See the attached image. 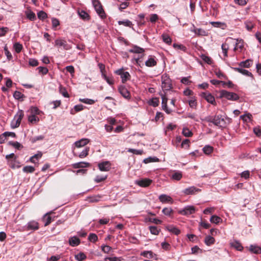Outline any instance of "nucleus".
<instances>
[{
	"label": "nucleus",
	"instance_id": "nucleus-1",
	"mask_svg": "<svg viewBox=\"0 0 261 261\" xmlns=\"http://www.w3.org/2000/svg\"><path fill=\"white\" fill-rule=\"evenodd\" d=\"M204 120L206 122L212 123L215 125L219 127H224L226 124L225 120L221 115L206 116L204 118Z\"/></svg>",
	"mask_w": 261,
	"mask_h": 261
},
{
	"label": "nucleus",
	"instance_id": "nucleus-2",
	"mask_svg": "<svg viewBox=\"0 0 261 261\" xmlns=\"http://www.w3.org/2000/svg\"><path fill=\"white\" fill-rule=\"evenodd\" d=\"M161 81L162 88L164 92H166L172 88L171 80L167 74L165 73L162 75Z\"/></svg>",
	"mask_w": 261,
	"mask_h": 261
},
{
	"label": "nucleus",
	"instance_id": "nucleus-3",
	"mask_svg": "<svg viewBox=\"0 0 261 261\" xmlns=\"http://www.w3.org/2000/svg\"><path fill=\"white\" fill-rule=\"evenodd\" d=\"M24 116L23 111L22 110H19L14 116L13 119L11 122V127L12 128L18 127L20 124L21 121Z\"/></svg>",
	"mask_w": 261,
	"mask_h": 261
},
{
	"label": "nucleus",
	"instance_id": "nucleus-4",
	"mask_svg": "<svg viewBox=\"0 0 261 261\" xmlns=\"http://www.w3.org/2000/svg\"><path fill=\"white\" fill-rule=\"evenodd\" d=\"M220 97H224L228 100L236 101L239 99V96L235 93L230 92L225 90H222L220 91Z\"/></svg>",
	"mask_w": 261,
	"mask_h": 261
},
{
	"label": "nucleus",
	"instance_id": "nucleus-5",
	"mask_svg": "<svg viewBox=\"0 0 261 261\" xmlns=\"http://www.w3.org/2000/svg\"><path fill=\"white\" fill-rule=\"evenodd\" d=\"M55 46L62 47L64 50H70L72 48V45L67 43L66 40L63 38H59L55 41Z\"/></svg>",
	"mask_w": 261,
	"mask_h": 261
},
{
	"label": "nucleus",
	"instance_id": "nucleus-6",
	"mask_svg": "<svg viewBox=\"0 0 261 261\" xmlns=\"http://www.w3.org/2000/svg\"><path fill=\"white\" fill-rule=\"evenodd\" d=\"M160 96L162 98V106L163 109L166 112V113L168 114H170L172 112V110L171 109L168 108L167 107V103L168 98L166 95V92H164V94L161 93Z\"/></svg>",
	"mask_w": 261,
	"mask_h": 261
},
{
	"label": "nucleus",
	"instance_id": "nucleus-7",
	"mask_svg": "<svg viewBox=\"0 0 261 261\" xmlns=\"http://www.w3.org/2000/svg\"><path fill=\"white\" fill-rule=\"evenodd\" d=\"M92 3L97 13L102 18L105 16V12L100 2L98 1L94 0Z\"/></svg>",
	"mask_w": 261,
	"mask_h": 261
},
{
	"label": "nucleus",
	"instance_id": "nucleus-8",
	"mask_svg": "<svg viewBox=\"0 0 261 261\" xmlns=\"http://www.w3.org/2000/svg\"><path fill=\"white\" fill-rule=\"evenodd\" d=\"M195 212V208L194 206L192 205H188L185 207L183 209L180 210L178 211V213L182 215H189L194 213Z\"/></svg>",
	"mask_w": 261,
	"mask_h": 261
},
{
	"label": "nucleus",
	"instance_id": "nucleus-9",
	"mask_svg": "<svg viewBox=\"0 0 261 261\" xmlns=\"http://www.w3.org/2000/svg\"><path fill=\"white\" fill-rule=\"evenodd\" d=\"M200 191V189L197 188L194 186L189 187L181 191V193L185 195H193L196 192Z\"/></svg>",
	"mask_w": 261,
	"mask_h": 261
},
{
	"label": "nucleus",
	"instance_id": "nucleus-10",
	"mask_svg": "<svg viewBox=\"0 0 261 261\" xmlns=\"http://www.w3.org/2000/svg\"><path fill=\"white\" fill-rule=\"evenodd\" d=\"M118 91L121 95L125 99H129L130 98V94L127 88L123 85H121L118 87Z\"/></svg>",
	"mask_w": 261,
	"mask_h": 261
},
{
	"label": "nucleus",
	"instance_id": "nucleus-11",
	"mask_svg": "<svg viewBox=\"0 0 261 261\" xmlns=\"http://www.w3.org/2000/svg\"><path fill=\"white\" fill-rule=\"evenodd\" d=\"M98 166L101 171H108L111 169V164L109 161H105L98 163Z\"/></svg>",
	"mask_w": 261,
	"mask_h": 261
},
{
	"label": "nucleus",
	"instance_id": "nucleus-12",
	"mask_svg": "<svg viewBox=\"0 0 261 261\" xmlns=\"http://www.w3.org/2000/svg\"><path fill=\"white\" fill-rule=\"evenodd\" d=\"M152 182L151 179L149 178H143L141 179L137 180L135 183L141 187H147L149 186Z\"/></svg>",
	"mask_w": 261,
	"mask_h": 261
},
{
	"label": "nucleus",
	"instance_id": "nucleus-13",
	"mask_svg": "<svg viewBox=\"0 0 261 261\" xmlns=\"http://www.w3.org/2000/svg\"><path fill=\"white\" fill-rule=\"evenodd\" d=\"M202 96L209 103L213 105H216V102L215 98L213 95L210 93L203 92L202 93Z\"/></svg>",
	"mask_w": 261,
	"mask_h": 261
},
{
	"label": "nucleus",
	"instance_id": "nucleus-14",
	"mask_svg": "<svg viewBox=\"0 0 261 261\" xmlns=\"http://www.w3.org/2000/svg\"><path fill=\"white\" fill-rule=\"evenodd\" d=\"M159 199L160 201L162 203H173L172 198L170 196L166 194H161L159 196Z\"/></svg>",
	"mask_w": 261,
	"mask_h": 261
},
{
	"label": "nucleus",
	"instance_id": "nucleus-15",
	"mask_svg": "<svg viewBox=\"0 0 261 261\" xmlns=\"http://www.w3.org/2000/svg\"><path fill=\"white\" fill-rule=\"evenodd\" d=\"M39 228V225L38 222L35 221L29 222L26 225V229L35 230Z\"/></svg>",
	"mask_w": 261,
	"mask_h": 261
},
{
	"label": "nucleus",
	"instance_id": "nucleus-16",
	"mask_svg": "<svg viewBox=\"0 0 261 261\" xmlns=\"http://www.w3.org/2000/svg\"><path fill=\"white\" fill-rule=\"evenodd\" d=\"M182 177V172L180 171H173L171 175V178L173 180L178 181Z\"/></svg>",
	"mask_w": 261,
	"mask_h": 261
},
{
	"label": "nucleus",
	"instance_id": "nucleus-17",
	"mask_svg": "<svg viewBox=\"0 0 261 261\" xmlns=\"http://www.w3.org/2000/svg\"><path fill=\"white\" fill-rule=\"evenodd\" d=\"M166 229L169 232L178 235L180 233V231L176 227L173 225H169L166 227Z\"/></svg>",
	"mask_w": 261,
	"mask_h": 261
},
{
	"label": "nucleus",
	"instance_id": "nucleus-18",
	"mask_svg": "<svg viewBox=\"0 0 261 261\" xmlns=\"http://www.w3.org/2000/svg\"><path fill=\"white\" fill-rule=\"evenodd\" d=\"M80 240L75 236L71 237L69 239V244L72 247L78 246L80 244Z\"/></svg>",
	"mask_w": 261,
	"mask_h": 261
},
{
	"label": "nucleus",
	"instance_id": "nucleus-19",
	"mask_svg": "<svg viewBox=\"0 0 261 261\" xmlns=\"http://www.w3.org/2000/svg\"><path fill=\"white\" fill-rule=\"evenodd\" d=\"M233 69L234 71H237L239 73H241L243 75H245L248 76H250L252 77H253L252 74L247 70L243 69H242L241 68H239V67H234V68H233Z\"/></svg>",
	"mask_w": 261,
	"mask_h": 261
},
{
	"label": "nucleus",
	"instance_id": "nucleus-20",
	"mask_svg": "<svg viewBox=\"0 0 261 261\" xmlns=\"http://www.w3.org/2000/svg\"><path fill=\"white\" fill-rule=\"evenodd\" d=\"M89 142L88 139H82L79 141H76L74 144L76 147L80 148L87 145Z\"/></svg>",
	"mask_w": 261,
	"mask_h": 261
},
{
	"label": "nucleus",
	"instance_id": "nucleus-21",
	"mask_svg": "<svg viewBox=\"0 0 261 261\" xmlns=\"http://www.w3.org/2000/svg\"><path fill=\"white\" fill-rule=\"evenodd\" d=\"M236 40V43L235 45L238 46V47L240 49V51L241 52L243 48H244V41L241 39H233L232 38H229L227 39V40Z\"/></svg>",
	"mask_w": 261,
	"mask_h": 261
},
{
	"label": "nucleus",
	"instance_id": "nucleus-22",
	"mask_svg": "<svg viewBox=\"0 0 261 261\" xmlns=\"http://www.w3.org/2000/svg\"><path fill=\"white\" fill-rule=\"evenodd\" d=\"M249 250L251 253H261V248L257 245H251L249 247Z\"/></svg>",
	"mask_w": 261,
	"mask_h": 261
},
{
	"label": "nucleus",
	"instance_id": "nucleus-23",
	"mask_svg": "<svg viewBox=\"0 0 261 261\" xmlns=\"http://www.w3.org/2000/svg\"><path fill=\"white\" fill-rule=\"evenodd\" d=\"M156 63L154 58L150 56L145 62V65L147 67H151L155 66Z\"/></svg>",
	"mask_w": 261,
	"mask_h": 261
},
{
	"label": "nucleus",
	"instance_id": "nucleus-24",
	"mask_svg": "<svg viewBox=\"0 0 261 261\" xmlns=\"http://www.w3.org/2000/svg\"><path fill=\"white\" fill-rule=\"evenodd\" d=\"M144 51V49L137 45L134 46L131 49L129 50V53L135 54H141Z\"/></svg>",
	"mask_w": 261,
	"mask_h": 261
},
{
	"label": "nucleus",
	"instance_id": "nucleus-25",
	"mask_svg": "<svg viewBox=\"0 0 261 261\" xmlns=\"http://www.w3.org/2000/svg\"><path fill=\"white\" fill-rule=\"evenodd\" d=\"M25 14L27 18H28L31 21H34L36 19V15L35 13H34L31 10L26 11Z\"/></svg>",
	"mask_w": 261,
	"mask_h": 261
},
{
	"label": "nucleus",
	"instance_id": "nucleus-26",
	"mask_svg": "<svg viewBox=\"0 0 261 261\" xmlns=\"http://www.w3.org/2000/svg\"><path fill=\"white\" fill-rule=\"evenodd\" d=\"M118 23L119 25H124V26L132 28V29L134 30L133 27V24L130 20L128 19L119 21Z\"/></svg>",
	"mask_w": 261,
	"mask_h": 261
},
{
	"label": "nucleus",
	"instance_id": "nucleus-27",
	"mask_svg": "<svg viewBox=\"0 0 261 261\" xmlns=\"http://www.w3.org/2000/svg\"><path fill=\"white\" fill-rule=\"evenodd\" d=\"M28 121L30 123L34 124H36L39 121V118L35 115H30L28 117Z\"/></svg>",
	"mask_w": 261,
	"mask_h": 261
},
{
	"label": "nucleus",
	"instance_id": "nucleus-28",
	"mask_svg": "<svg viewBox=\"0 0 261 261\" xmlns=\"http://www.w3.org/2000/svg\"><path fill=\"white\" fill-rule=\"evenodd\" d=\"M89 166V163L84 162L76 163L73 165V167L74 168H85Z\"/></svg>",
	"mask_w": 261,
	"mask_h": 261
},
{
	"label": "nucleus",
	"instance_id": "nucleus-29",
	"mask_svg": "<svg viewBox=\"0 0 261 261\" xmlns=\"http://www.w3.org/2000/svg\"><path fill=\"white\" fill-rule=\"evenodd\" d=\"M252 62V61L251 60L247 59L245 61L240 62L239 63V66L241 67L249 68Z\"/></svg>",
	"mask_w": 261,
	"mask_h": 261
},
{
	"label": "nucleus",
	"instance_id": "nucleus-30",
	"mask_svg": "<svg viewBox=\"0 0 261 261\" xmlns=\"http://www.w3.org/2000/svg\"><path fill=\"white\" fill-rule=\"evenodd\" d=\"M211 24L214 27L220 28L222 29H225L226 27L225 23L219 21H212L211 22Z\"/></svg>",
	"mask_w": 261,
	"mask_h": 261
},
{
	"label": "nucleus",
	"instance_id": "nucleus-31",
	"mask_svg": "<svg viewBox=\"0 0 261 261\" xmlns=\"http://www.w3.org/2000/svg\"><path fill=\"white\" fill-rule=\"evenodd\" d=\"M162 38L163 42H165V43H166L168 45H170L171 44L172 39L168 34H162Z\"/></svg>",
	"mask_w": 261,
	"mask_h": 261
},
{
	"label": "nucleus",
	"instance_id": "nucleus-32",
	"mask_svg": "<svg viewBox=\"0 0 261 261\" xmlns=\"http://www.w3.org/2000/svg\"><path fill=\"white\" fill-rule=\"evenodd\" d=\"M231 246L239 251H242L243 249V247L242 246L241 243L237 241H234L232 242L231 243Z\"/></svg>",
	"mask_w": 261,
	"mask_h": 261
},
{
	"label": "nucleus",
	"instance_id": "nucleus-33",
	"mask_svg": "<svg viewBox=\"0 0 261 261\" xmlns=\"http://www.w3.org/2000/svg\"><path fill=\"white\" fill-rule=\"evenodd\" d=\"M204 242L207 246H210L214 243L215 239L210 236H206Z\"/></svg>",
	"mask_w": 261,
	"mask_h": 261
},
{
	"label": "nucleus",
	"instance_id": "nucleus-34",
	"mask_svg": "<svg viewBox=\"0 0 261 261\" xmlns=\"http://www.w3.org/2000/svg\"><path fill=\"white\" fill-rule=\"evenodd\" d=\"M78 14L80 18L84 20L88 19L89 18V14L84 10L79 11Z\"/></svg>",
	"mask_w": 261,
	"mask_h": 261
},
{
	"label": "nucleus",
	"instance_id": "nucleus-35",
	"mask_svg": "<svg viewBox=\"0 0 261 261\" xmlns=\"http://www.w3.org/2000/svg\"><path fill=\"white\" fill-rule=\"evenodd\" d=\"M245 28L248 31H251L252 29L254 27V24L251 21L247 20L244 23Z\"/></svg>",
	"mask_w": 261,
	"mask_h": 261
},
{
	"label": "nucleus",
	"instance_id": "nucleus-36",
	"mask_svg": "<svg viewBox=\"0 0 261 261\" xmlns=\"http://www.w3.org/2000/svg\"><path fill=\"white\" fill-rule=\"evenodd\" d=\"M222 221V219L220 217H219L216 215H213L210 218L211 222L215 223V224H218Z\"/></svg>",
	"mask_w": 261,
	"mask_h": 261
},
{
	"label": "nucleus",
	"instance_id": "nucleus-37",
	"mask_svg": "<svg viewBox=\"0 0 261 261\" xmlns=\"http://www.w3.org/2000/svg\"><path fill=\"white\" fill-rule=\"evenodd\" d=\"M202 150L205 154H210L213 151L214 148L211 146L206 145L203 148Z\"/></svg>",
	"mask_w": 261,
	"mask_h": 261
},
{
	"label": "nucleus",
	"instance_id": "nucleus-38",
	"mask_svg": "<svg viewBox=\"0 0 261 261\" xmlns=\"http://www.w3.org/2000/svg\"><path fill=\"white\" fill-rule=\"evenodd\" d=\"M189 106L192 109H196L197 107V101L195 97H191V99L188 101Z\"/></svg>",
	"mask_w": 261,
	"mask_h": 261
},
{
	"label": "nucleus",
	"instance_id": "nucleus-39",
	"mask_svg": "<svg viewBox=\"0 0 261 261\" xmlns=\"http://www.w3.org/2000/svg\"><path fill=\"white\" fill-rule=\"evenodd\" d=\"M83 110V106L82 105H77L74 107V110H71L70 113L72 115L74 114L76 112H80Z\"/></svg>",
	"mask_w": 261,
	"mask_h": 261
},
{
	"label": "nucleus",
	"instance_id": "nucleus-40",
	"mask_svg": "<svg viewBox=\"0 0 261 261\" xmlns=\"http://www.w3.org/2000/svg\"><path fill=\"white\" fill-rule=\"evenodd\" d=\"M75 258L78 261H83L86 258V255L83 252L75 255Z\"/></svg>",
	"mask_w": 261,
	"mask_h": 261
},
{
	"label": "nucleus",
	"instance_id": "nucleus-41",
	"mask_svg": "<svg viewBox=\"0 0 261 261\" xmlns=\"http://www.w3.org/2000/svg\"><path fill=\"white\" fill-rule=\"evenodd\" d=\"M13 48L17 53H19L22 49V45L19 42H16L13 45Z\"/></svg>",
	"mask_w": 261,
	"mask_h": 261
},
{
	"label": "nucleus",
	"instance_id": "nucleus-42",
	"mask_svg": "<svg viewBox=\"0 0 261 261\" xmlns=\"http://www.w3.org/2000/svg\"><path fill=\"white\" fill-rule=\"evenodd\" d=\"M122 79V82L125 83L127 80H128L130 77V75L128 72L125 71L120 76Z\"/></svg>",
	"mask_w": 261,
	"mask_h": 261
},
{
	"label": "nucleus",
	"instance_id": "nucleus-43",
	"mask_svg": "<svg viewBox=\"0 0 261 261\" xmlns=\"http://www.w3.org/2000/svg\"><path fill=\"white\" fill-rule=\"evenodd\" d=\"M42 154L41 152H39L37 154H36L30 158V161L33 163H36V161H37L38 159L41 158Z\"/></svg>",
	"mask_w": 261,
	"mask_h": 261
},
{
	"label": "nucleus",
	"instance_id": "nucleus-44",
	"mask_svg": "<svg viewBox=\"0 0 261 261\" xmlns=\"http://www.w3.org/2000/svg\"><path fill=\"white\" fill-rule=\"evenodd\" d=\"M141 255L149 258H153V253L151 251H144L141 253Z\"/></svg>",
	"mask_w": 261,
	"mask_h": 261
},
{
	"label": "nucleus",
	"instance_id": "nucleus-45",
	"mask_svg": "<svg viewBox=\"0 0 261 261\" xmlns=\"http://www.w3.org/2000/svg\"><path fill=\"white\" fill-rule=\"evenodd\" d=\"M221 48L224 57H227V51L229 49V46L226 43H223L221 45Z\"/></svg>",
	"mask_w": 261,
	"mask_h": 261
},
{
	"label": "nucleus",
	"instance_id": "nucleus-46",
	"mask_svg": "<svg viewBox=\"0 0 261 261\" xmlns=\"http://www.w3.org/2000/svg\"><path fill=\"white\" fill-rule=\"evenodd\" d=\"M103 79L107 82L110 85H113L114 84V80L112 76H108L107 75H104Z\"/></svg>",
	"mask_w": 261,
	"mask_h": 261
},
{
	"label": "nucleus",
	"instance_id": "nucleus-47",
	"mask_svg": "<svg viewBox=\"0 0 261 261\" xmlns=\"http://www.w3.org/2000/svg\"><path fill=\"white\" fill-rule=\"evenodd\" d=\"M182 133L186 137H189L192 136L193 133L188 128L185 127L182 129Z\"/></svg>",
	"mask_w": 261,
	"mask_h": 261
},
{
	"label": "nucleus",
	"instance_id": "nucleus-48",
	"mask_svg": "<svg viewBox=\"0 0 261 261\" xmlns=\"http://www.w3.org/2000/svg\"><path fill=\"white\" fill-rule=\"evenodd\" d=\"M88 240L89 241L95 243L98 240L97 236L93 233H90L88 236Z\"/></svg>",
	"mask_w": 261,
	"mask_h": 261
},
{
	"label": "nucleus",
	"instance_id": "nucleus-49",
	"mask_svg": "<svg viewBox=\"0 0 261 261\" xmlns=\"http://www.w3.org/2000/svg\"><path fill=\"white\" fill-rule=\"evenodd\" d=\"M60 93L65 97H69V94L66 91V89L62 87L61 85L59 87Z\"/></svg>",
	"mask_w": 261,
	"mask_h": 261
},
{
	"label": "nucleus",
	"instance_id": "nucleus-50",
	"mask_svg": "<svg viewBox=\"0 0 261 261\" xmlns=\"http://www.w3.org/2000/svg\"><path fill=\"white\" fill-rule=\"evenodd\" d=\"M149 104L153 107H157L159 104V99L158 98H152L149 101Z\"/></svg>",
	"mask_w": 261,
	"mask_h": 261
},
{
	"label": "nucleus",
	"instance_id": "nucleus-51",
	"mask_svg": "<svg viewBox=\"0 0 261 261\" xmlns=\"http://www.w3.org/2000/svg\"><path fill=\"white\" fill-rule=\"evenodd\" d=\"M44 138V136L43 135H40L38 136H36L34 137H32L30 139V141L32 143H34L38 141L43 140Z\"/></svg>",
	"mask_w": 261,
	"mask_h": 261
},
{
	"label": "nucleus",
	"instance_id": "nucleus-52",
	"mask_svg": "<svg viewBox=\"0 0 261 261\" xmlns=\"http://www.w3.org/2000/svg\"><path fill=\"white\" fill-rule=\"evenodd\" d=\"M193 32L198 35L199 36H205L206 32L202 29H195Z\"/></svg>",
	"mask_w": 261,
	"mask_h": 261
},
{
	"label": "nucleus",
	"instance_id": "nucleus-53",
	"mask_svg": "<svg viewBox=\"0 0 261 261\" xmlns=\"http://www.w3.org/2000/svg\"><path fill=\"white\" fill-rule=\"evenodd\" d=\"M22 170L25 173H33L35 171V168L33 166H27L23 168Z\"/></svg>",
	"mask_w": 261,
	"mask_h": 261
},
{
	"label": "nucleus",
	"instance_id": "nucleus-54",
	"mask_svg": "<svg viewBox=\"0 0 261 261\" xmlns=\"http://www.w3.org/2000/svg\"><path fill=\"white\" fill-rule=\"evenodd\" d=\"M80 101L88 105H93L95 103V100L89 98H80Z\"/></svg>",
	"mask_w": 261,
	"mask_h": 261
},
{
	"label": "nucleus",
	"instance_id": "nucleus-55",
	"mask_svg": "<svg viewBox=\"0 0 261 261\" xmlns=\"http://www.w3.org/2000/svg\"><path fill=\"white\" fill-rule=\"evenodd\" d=\"M37 16L39 19L42 20L47 17V14L43 11H40L39 12H38Z\"/></svg>",
	"mask_w": 261,
	"mask_h": 261
},
{
	"label": "nucleus",
	"instance_id": "nucleus-56",
	"mask_svg": "<svg viewBox=\"0 0 261 261\" xmlns=\"http://www.w3.org/2000/svg\"><path fill=\"white\" fill-rule=\"evenodd\" d=\"M162 213L166 216H170L173 213V210L171 207H165L163 209Z\"/></svg>",
	"mask_w": 261,
	"mask_h": 261
},
{
	"label": "nucleus",
	"instance_id": "nucleus-57",
	"mask_svg": "<svg viewBox=\"0 0 261 261\" xmlns=\"http://www.w3.org/2000/svg\"><path fill=\"white\" fill-rule=\"evenodd\" d=\"M149 230L151 234L154 235H158L159 233V230L156 226H150L149 227Z\"/></svg>",
	"mask_w": 261,
	"mask_h": 261
},
{
	"label": "nucleus",
	"instance_id": "nucleus-58",
	"mask_svg": "<svg viewBox=\"0 0 261 261\" xmlns=\"http://www.w3.org/2000/svg\"><path fill=\"white\" fill-rule=\"evenodd\" d=\"M251 117H252V115L250 114L247 113V114L241 115L240 116V118L241 119H242L244 121L247 122L251 120Z\"/></svg>",
	"mask_w": 261,
	"mask_h": 261
},
{
	"label": "nucleus",
	"instance_id": "nucleus-59",
	"mask_svg": "<svg viewBox=\"0 0 261 261\" xmlns=\"http://www.w3.org/2000/svg\"><path fill=\"white\" fill-rule=\"evenodd\" d=\"M52 28L54 30H56V28L60 25L59 20L56 18H52L51 19Z\"/></svg>",
	"mask_w": 261,
	"mask_h": 261
},
{
	"label": "nucleus",
	"instance_id": "nucleus-60",
	"mask_svg": "<svg viewBox=\"0 0 261 261\" xmlns=\"http://www.w3.org/2000/svg\"><path fill=\"white\" fill-rule=\"evenodd\" d=\"M173 47L175 49H180L184 51H186L187 49L186 47L184 45L181 44H178L176 43H174L173 45Z\"/></svg>",
	"mask_w": 261,
	"mask_h": 261
},
{
	"label": "nucleus",
	"instance_id": "nucleus-61",
	"mask_svg": "<svg viewBox=\"0 0 261 261\" xmlns=\"http://www.w3.org/2000/svg\"><path fill=\"white\" fill-rule=\"evenodd\" d=\"M13 96L16 99H20L24 97V95L20 92L16 91L13 94Z\"/></svg>",
	"mask_w": 261,
	"mask_h": 261
},
{
	"label": "nucleus",
	"instance_id": "nucleus-62",
	"mask_svg": "<svg viewBox=\"0 0 261 261\" xmlns=\"http://www.w3.org/2000/svg\"><path fill=\"white\" fill-rule=\"evenodd\" d=\"M30 111L31 113V115H39L40 114V111L36 107H32L30 108Z\"/></svg>",
	"mask_w": 261,
	"mask_h": 261
},
{
	"label": "nucleus",
	"instance_id": "nucleus-63",
	"mask_svg": "<svg viewBox=\"0 0 261 261\" xmlns=\"http://www.w3.org/2000/svg\"><path fill=\"white\" fill-rule=\"evenodd\" d=\"M101 250L106 253H109L112 250V248L108 245H103L101 246Z\"/></svg>",
	"mask_w": 261,
	"mask_h": 261
},
{
	"label": "nucleus",
	"instance_id": "nucleus-64",
	"mask_svg": "<svg viewBox=\"0 0 261 261\" xmlns=\"http://www.w3.org/2000/svg\"><path fill=\"white\" fill-rule=\"evenodd\" d=\"M37 70H38L39 73H42L43 75L46 74L48 71L46 67L41 66L38 67Z\"/></svg>",
	"mask_w": 261,
	"mask_h": 261
}]
</instances>
